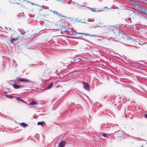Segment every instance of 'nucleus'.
Masks as SVG:
<instances>
[{
	"label": "nucleus",
	"instance_id": "1",
	"mask_svg": "<svg viewBox=\"0 0 147 147\" xmlns=\"http://www.w3.org/2000/svg\"><path fill=\"white\" fill-rule=\"evenodd\" d=\"M10 2L11 3H16L21 8H26L28 6L29 2L26 0H9Z\"/></svg>",
	"mask_w": 147,
	"mask_h": 147
},
{
	"label": "nucleus",
	"instance_id": "2",
	"mask_svg": "<svg viewBox=\"0 0 147 147\" xmlns=\"http://www.w3.org/2000/svg\"><path fill=\"white\" fill-rule=\"evenodd\" d=\"M137 15L140 17V20L143 25L147 26V18L146 17L140 13L138 14Z\"/></svg>",
	"mask_w": 147,
	"mask_h": 147
},
{
	"label": "nucleus",
	"instance_id": "3",
	"mask_svg": "<svg viewBox=\"0 0 147 147\" xmlns=\"http://www.w3.org/2000/svg\"><path fill=\"white\" fill-rule=\"evenodd\" d=\"M117 36L118 38L119 39L126 38L127 39H129V37H128L126 34L122 32H119ZM130 38H131V37H130Z\"/></svg>",
	"mask_w": 147,
	"mask_h": 147
},
{
	"label": "nucleus",
	"instance_id": "4",
	"mask_svg": "<svg viewBox=\"0 0 147 147\" xmlns=\"http://www.w3.org/2000/svg\"><path fill=\"white\" fill-rule=\"evenodd\" d=\"M138 8L140 9V11L141 12L147 15V9L142 6L139 7Z\"/></svg>",
	"mask_w": 147,
	"mask_h": 147
},
{
	"label": "nucleus",
	"instance_id": "5",
	"mask_svg": "<svg viewBox=\"0 0 147 147\" xmlns=\"http://www.w3.org/2000/svg\"><path fill=\"white\" fill-rule=\"evenodd\" d=\"M82 84L84 85V89L86 90H88L90 88L89 84L85 82H83Z\"/></svg>",
	"mask_w": 147,
	"mask_h": 147
},
{
	"label": "nucleus",
	"instance_id": "6",
	"mask_svg": "<svg viewBox=\"0 0 147 147\" xmlns=\"http://www.w3.org/2000/svg\"><path fill=\"white\" fill-rule=\"evenodd\" d=\"M121 142L122 143H126L130 142L128 140L124 137H122L120 139Z\"/></svg>",
	"mask_w": 147,
	"mask_h": 147
},
{
	"label": "nucleus",
	"instance_id": "7",
	"mask_svg": "<svg viewBox=\"0 0 147 147\" xmlns=\"http://www.w3.org/2000/svg\"><path fill=\"white\" fill-rule=\"evenodd\" d=\"M17 81H18L24 83L28 82H29V80L27 79H22L21 78H18L17 80Z\"/></svg>",
	"mask_w": 147,
	"mask_h": 147
},
{
	"label": "nucleus",
	"instance_id": "8",
	"mask_svg": "<svg viewBox=\"0 0 147 147\" xmlns=\"http://www.w3.org/2000/svg\"><path fill=\"white\" fill-rule=\"evenodd\" d=\"M67 21L68 23H72L74 22V19L73 18H69L67 19Z\"/></svg>",
	"mask_w": 147,
	"mask_h": 147
},
{
	"label": "nucleus",
	"instance_id": "9",
	"mask_svg": "<svg viewBox=\"0 0 147 147\" xmlns=\"http://www.w3.org/2000/svg\"><path fill=\"white\" fill-rule=\"evenodd\" d=\"M65 144V141H62L59 144V147H64Z\"/></svg>",
	"mask_w": 147,
	"mask_h": 147
},
{
	"label": "nucleus",
	"instance_id": "10",
	"mask_svg": "<svg viewBox=\"0 0 147 147\" xmlns=\"http://www.w3.org/2000/svg\"><path fill=\"white\" fill-rule=\"evenodd\" d=\"M17 40V38H12L10 40L11 44H13L15 41Z\"/></svg>",
	"mask_w": 147,
	"mask_h": 147
},
{
	"label": "nucleus",
	"instance_id": "11",
	"mask_svg": "<svg viewBox=\"0 0 147 147\" xmlns=\"http://www.w3.org/2000/svg\"><path fill=\"white\" fill-rule=\"evenodd\" d=\"M37 104V102L36 101L33 100L30 102L29 104L30 105H36Z\"/></svg>",
	"mask_w": 147,
	"mask_h": 147
},
{
	"label": "nucleus",
	"instance_id": "12",
	"mask_svg": "<svg viewBox=\"0 0 147 147\" xmlns=\"http://www.w3.org/2000/svg\"><path fill=\"white\" fill-rule=\"evenodd\" d=\"M96 8H93L91 9V11H92L95 12H100L101 11H103V10H96Z\"/></svg>",
	"mask_w": 147,
	"mask_h": 147
},
{
	"label": "nucleus",
	"instance_id": "13",
	"mask_svg": "<svg viewBox=\"0 0 147 147\" xmlns=\"http://www.w3.org/2000/svg\"><path fill=\"white\" fill-rule=\"evenodd\" d=\"M13 87L16 89H18L20 88V86L17 85L12 84Z\"/></svg>",
	"mask_w": 147,
	"mask_h": 147
},
{
	"label": "nucleus",
	"instance_id": "14",
	"mask_svg": "<svg viewBox=\"0 0 147 147\" xmlns=\"http://www.w3.org/2000/svg\"><path fill=\"white\" fill-rule=\"evenodd\" d=\"M53 86V83L51 82V83L49 86L47 87V89H49L51 87H52Z\"/></svg>",
	"mask_w": 147,
	"mask_h": 147
},
{
	"label": "nucleus",
	"instance_id": "15",
	"mask_svg": "<svg viewBox=\"0 0 147 147\" xmlns=\"http://www.w3.org/2000/svg\"><path fill=\"white\" fill-rule=\"evenodd\" d=\"M108 28L107 27H106V28H108L109 29L108 30L109 31H111V30H112L113 29V27H112V26H108Z\"/></svg>",
	"mask_w": 147,
	"mask_h": 147
},
{
	"label": "nucleus",
	"instance_id": "16",
	"mask_svg": "<svg viewBox=\"0 0 147 147\" xmlns=\"http://www.w3.org/2000/svg\"><path fill=\"white\" fill-rule=\"evenodd\" d=\"M21 125L22 126L24 127H26L28 125V124L25 123H21Z\"/></svg>",
	"mask_w": 147,
	"mask_h": 147
},
{
	"label": "nucleus",
	"instance_id": "17",
	"mask_svg": "<svg viewBox=\"0 0 147 147\" xmlns=\"http://www.w3.org/2000/svg\"><path fill=\"white\" fill-rule=\"evenodd\" d=\"M43 123H44L43 121L38 122V123L37 124L38 125H42L43 124Z\"/></svg>",
	"mask_w": 147,
	"mask_h": 147
},
{
	"label": "nucleus",
	"instance_id": "18",
	"mask_svg": "<svg viewBox=\"0 0 147 147\" xmlns=\"http://www.w3.org/2000/svg\"><path fill=\"white\" fill-rule=\"evenodd\" d=\"M16 99L17 100H19V101H21L22 102H24V101H23L22 99H21L19 97H17L16 98Z\"/></svg>",
	"mask_w": 147,
	"mask_h": 147
},
{
	"label": "nucleus",
	"instance_id": "19",
	"mask_svg": "<svg viewBox=\"0 0 147 147\" xmlns=\"http://www.w3.org/2000/svg\"><path fill=\"white\" fill-rule=\"evenodd\" d=\"M82 34H83L84 35H85V36H90V35L88 34H87V33H82Z\"/></svg>",
	"mask_w": 147,
	"mask_h": 147
},
{
	"label": "nucleus",
	"instance_id": "20",
	"mask_svg": "<svg viewBox=\"0 0 147 147\" xmlns=\"http://www.w3.org/2000/svg\"><path fill=\"white\" fill-rule=\"evenodd\" d=\"M102 135L105 137L107 136V135L104 133H102Z\"/></svg>",
	"mask_w": 147,
	"mask_h": 147
},
{
	"label": "nucleus",
	"instance_id": "21",
	"mask_svg": "<svg viewBox=\"0 0 147 147\" xmlns=\"http://www.w3.org/2000/svg\"><path fill=\"white\" fill-rule=\"evenodd\" d=\"M104 9H105L106 10H107V9H108V8H107V7H104L103 8Z\"/></svg>",
	"mask_w": 147,
	"mask_h": 147
},
{
	"label": "nucleus",
	"instance_id": "22",
	"mask_svg": "<svg viewBox=\"0 0 147 147\" xmlns=\"http://www.w3.org/2000/svg\"><path fill=\"white\" fill-rule=\"evenodd\" d=\"M57 12L56 11H53V13L54 14H55L56 13V14H57Z\"/></svg>",
	"mask_w": 147,
	"mask_h": 147
},
{
	"label": "nucleus",
	"instance_id": "23",
	"mask_svg": "<svg viewBox=\"0 0 147 147\" xmlns=\"http://www.w3.org/2000/svg\"><path fill=\"white\" fill-rule=\"evenodd\" d=\"M13 97V96H9V97L10 98H12Z\"/></svg>",
	"mask_w": 147,
	"mask_h": 147
},
{
	"label": "nucleus",
	"instance_id": "24",
	"mask_svg": "<svg viewBox=\"0 0 147 147\" xmlns=\"http://www.w3.org/2000/svg\"><path fill=\"white\" fill-rule=\"evenodd\" d=\"M145 117L146 118H147V114L145 115Z\"/></svg>",
	"mask_w": 147,
	"mask_h": 147
}]
</instances>
